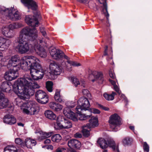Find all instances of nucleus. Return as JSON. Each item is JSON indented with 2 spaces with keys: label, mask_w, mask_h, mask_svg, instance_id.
<instances>
[{
  "label": "nucleus",
  "mask_w": 152,
  "mask_h": 152,
  "mask_svg": "<svg viewBox=\"0 0 152 152\" xmlns=\"http://www.w3.org/2000/svg\"><path fill=\"white\" fill-rule=\"evenodd\" d=\"M89 123L86 124L87 127L88 128H94L98 125L97 118L92 117L89 120Z\"/></svg>",
  "instance_id": "obj_21"
},
{
  "label": "nucleus",
  "mask_w": 152,
  "mask_h": 152,
  "mask_svg": "<svg viewBox=\"0 0 152 152\" xmlns=\"http://www.w3.org/2000/svg\"><path fill=\"white\" fill-rule=\"evenodd\" d=\"M99 106L101 108L105 110L108 111L109 110V108L108 107H106L101 105H99Z\"/></svg>",
  "instance_id": "obj_52"
},
{
  "label": "nucleus",
  "mask_w": 152,
  "mask_h": 152,
  "mask_svg": "<svg viewBox=\"0 0 152 152\" xmlns=\"http://www.w3.org/2000/svg\"><path fill=\"white\" fill-rule=\"evenodd\" d=\"M108 146L112 148L114 150L117 152H119L118 148L115 145V143L114 141L112 139H110L107 141Z\"/></svg>",
  "instance_id": "obj_28"
},
{
  "label": "nucleus",
  "mask_w": 152,
  "mask_h": 152,
  "mask_svg": "<svg viewBox=\"0 0 152 152\" xmlns=\"http://www.w3.org/2000/svg\"><path fill=\"white\" fill-rule=\"evenodd\" d=\"M39 16H36L35 17L34 16H32L31 15H28L26 16L25 21L26 23L29 26H31L32 27L30 28L32 29L33 28H34L35 26H37L38 24V17Z\"/></svg>",
  "instance_id": "obj_13"
},
{
  "label": "nucleus",
  "mask_w": 152,
  "mask_h": 152,
  "mask_svg": "<svg viewBox=\"0 0 152 152\" xmlns=\"http://www.w3.org/2000/svg\"><path fill=\"white\" fill-rule=\"evenodd\" d=\"M39 60L35 57L31 56H26L21 61L20 63L21 66L23 69H27L30 68V73L31 77L29 75H25L24 77L20 78H23L26 76H29L33 82L32 85H34V83L37 84L39 87V85L34 80H38L42 79L44 75V72L42 68L39 64Z\"/></svg>",
  "instance_id": "obj_3"
},
{
  "label": "nucleus",
  "mask_w": 152,
  "mask_h": 152,
  "mask_svg": "<svg viewBox=\"0 0 152 152\" xmlns=\"http://www.w3.org/2000/svg\"><path fill=\"white\" fill-rule=\"evenodd\" d=\"M77 1L80 2L84 3H86L88 0H77Z\"/></svg>",
  "instance_id": "obj_55"
},
{
  "label": "nucleus",
  "mask_w": 152,
  "mask_h": 152,
  "mask_svg": "<svg viewBox=\"0 0 152 152\" xmlns=\"http://www.w3.org/2000/svg\"><path fill=\"white\" fill-rule=\"evenodd\" d=\"M132 142V139L129 137H126L123 140V143L124 145L130 144Z\"/></svg>",
  "instance_id": "obj_43"
},
{
  "label": "nucleus",
  "mask_w": 152,
  "mask_h": 152,
  "mask_svg": "<svg viewBox=\"0 0 152 152\" xmlns=\"http://www.w3.org/2000/svg\"><path fill=\"white\" fill-rule=\"evenodd\" d=\"M67 117L74 121H77V114L76 115L75 113L72 111L69 113V115L67 116Z\"/></svg>",
  "instance_id": "obj_37"
},
{
  "label": "nucleus",
  "mask_w": 152,
  "mask_h": 152,
  "mask_svg": "<svg viewBox=\"0 0 152 152\" xmlns=\"http://www.w3.org/2000/svg\"><path fill=\"white\" fill-rule=\"evenodd\" d=\"M62 125V123H61L57 121L56 123H54L53 124L54 128L56 130L64 129Z\"/></svg>",
  "instance_id": "obj_40"
},
{
  "label": "nucleus",
  "mask_w": 152,
  "mask_h": 152,
  "mask_svg": "<svg viewBox=\"0 0 152 152\" xmlns=\"http://www.w3.org/2000/svg\"><path fill=\"white\" fill-rule=\"evenodd\" d=\"M90 129L88 128L86 125L83 126L82 132L84 136L88 137L89 136L90 134Z\"/></svg>",
  "instance_id": "obj_33"
},
{
  "label": "nucleus",
  "mask_w": 152,
  "mask_h": 152,
  "mask_svg": "<svg viewBox=\"0 0 152 152\" xmlns=\"http://www.w3.org/2000/svg\"><path fill=\"white\" fill-rule=\"evenodd\" d=\"M97 143L102 149L106 148L108 146L107 141L103 138H99L97 141Z\"/></svg>",
  "instance_id": "obj_27"
},
{
  "label": "nucleus",
  "mask_w": 152,
  "mask_h": 152,
  "mask_svg": "<svg viewBox=\"0 0 152 152\" xmlns=\"http://www.w3.org/2000/svg\"><path fill=\"white\" fill-rule=\"evenodd\" d=\"M46 42L44 40V39H36L34 44V47L37 54L41 57L45 58L47 56L46 53L44 49L42 46H45Z\"/></svg>",
  "instance_id": "obj_5"
},
{
  "label": "nucleus",
  "mask_w": 152,
  "mask_h": 152,
  "mask_svg": "<svg viewBox=\"0 0 152 152\" xmlns=\"http://www.w3.org/2000/svg\"><path fill=\"white\" fill-rule=\"evenodd\" d=\"M129 128L131 130L133 131L134 130V126H129Z\"/></svg>",
  "instance_id": "obj_60"
},
{
  "label": "nucleus",
  "mask_w": 152,
  "mask_h": 152,
  "mask_svg": "<svg viewBox=\"0 0 152 152\" xmlns=\"http://www.w3.org/2000/svg\"><path fill=\"white\" fill-rule=\"evenodd\" d=\"M109 80L112 84L113 85L114 90L119 95H120L121 94V92L119 90L118 86L115 84V82L114 81L110 79Z\"/></svg>",
  "instance_id": "obj_38"
},
{
  "label": "nucleus",
  "mask_w": 152,
  "mask_h": 152,
  "mask_svg": "<svg viewBox=\"0 0 152 152\" xmlns=\"http://www.w3.org/2000/svg\"><path fill=\"white\" fill-rule=\"evenodd\" d=\"M10 44L11 41L9 39L2 37H0V48L3 49L1 50L7 49Z\"/></svg>",
  "instance_id": "obj_19"
},
{
  "label": "nucleus",
  "mask_w": 152,
  "mask_h": 152,
  "mask_svg": "<svg viewBox=\"0 0 152 152\" xmlns=\"http://www.w3.org/2000/svg\"><path fill=\"white\" fill-rule=\"evenodd\" d=\"M64 129H68L72 126L71 122L68 119H66L65 121L62 122Z\"/></svg>",
  "instance_id": "obj_34"
},
{
  "label": "nucleus",
  "mask_w": 152,
  "mask_h": 152,
  "mask_svg": "<svg viewBox=\"0 0 152 152\" xmlns=\"http://www.w3.org/2000/svg\"><path fill=\"white\" fill-rule=\"evenodd\" d=\"M25 143L28 148H31L32 146L36 145V141L34 140L27 138L25 140Z\"/></svg>",
  "instance_id": "obj_24"
},
{
  "label": "nucleus",
  "mask_w": 152,
  "mask_h": 152,
  "mask_svg": "<svg viewBox=\"0 0 152 152\" xmlns=\"http://www.w3.org/2000/svg\"><path fill=\"white\" fill-rule=\"evenodd\" d=\"M108 46H106L105 47L104 51H107L108 49Z\"/></svg>",
  "instance_id": "obj_62"
},
{
  "label": "nucleus",
  "mask_w": 152,
  "mask_h": 152,
  "mask_svg": "<svg viewBox=\"0 0 152 152\" xmlns=\"http://www.w3.org/2000/svg\"><path fill=\"white\" fill-rule=\"evenodd\" d=\"M48 149H50L51 150H53V147L52 145H49L48 147Z\"/></svg>",
  "instance_id": "obj_58"
},
{
  "label": "nucleus",
  "mask_w": 152,
  "mask_h": 152,
  "mask_svg": "<svg viewBox=\"0 0 152 152\" xmlns=\"http://www.w3.org/2000/svg\"><path fill=\"white\" fill-rule=\"evenodd\" d=\"M82 93L84 95L87 96L88 98H90L91 97V95L89 93V91L87 89H83Z\"/></svg>",
  "instance_id": "obj_45"
},
{
  "label": "nucleus",
  "mask_w": 152,
  "mask_h": 152,
  "mask_svg": "<svg viewBox=\"0 0 152 152\" xmlns=\"http://www.w3.org/2000/svg\"><path fill=\"white\" fill-rule=\"evenodd\" d=\"M40 31L42 34L43 36L45 37L46 34V31L44 27H41L39 28Z\"/></svg>",
  "instance_id": "obj_48"
},
{
  "label": "nucleus",
  "mask_w": 152,
  "mask_h": 152,
  "mask_svg": "<svg viewBox=\"0 0 152 152\" xmlns=\"http://www.w3.org/2000/svg\"><path fill=\"white\" fill-rule=\"evenodd\" d=\"M18 125L19 126H22V127L23 126H24V124H23V123H18Z\"/></svg>",
  "instance_id": "obj_59"
},
{
  "label": "nucleus",
  "mask_w": 152,
  "mask_h": 152,
  "mask_svg": "<svg viewBox=\"0 0 152 152\" xmlns=\"http://www.w3.org/2000/svg\"><path fill=\"white\" fill-rule=\"evenodd\" d=\"M4 98H6L4 97V94L3 93L0 92V100L3 99Z\"/></svg>",
  "instance_id": "obj_53"
},
{
  "label": "nucleus",
  "mask_w": 152,
  "mask_h": 152,
  "mask_svg": "<svg viewBox=\"0 0 152 152\" xmlns=\"http://www.w3.org/2000/svg\"><path fill=\"white\" fill-rule=\"evenodd\" d=\"M78 114H77V120L79 119L80 120H85L89 118L91 116V115H86L85 114H80V113L77 111Z\"/></svg>",
  "instance_id": "obj_30"
},
{
  "label": "nucleus",
  "mask_w": 152,
  "mask_h": 152,
  "mask_svg": "<svg viewBox=\"0 0 152 152\" xmlns=\"http://www.w3.org/2000/svg\"><path fill=\"white\" fill-rule=\"evenodd\" d=\"M0 11L2 15L12 20H18L20 18L19 12L13 7L6 8L2 7L1 8Z\"/></svg>",
  "instance_id": "obj_4"
},
{
  "label": "nucleus",
  "mask_w": 152,
  "mask_h": 152,
  "mask_svg": "<svg viewBox=\"0 0 152 152\" xmlns=\"http://www.w3.org/2000/svg\"><path fill=\"white\" fill-rule=\"evenodd\" d=\"M109 74L110 77L112 78L113 79L115 78V75L113 73L111 70H110L109 72Z\"/></svg>",
  "instance_id": "obj_50"
},
{
  "label": "nucleus",
  "mask_w": 152,
  "mask_h": 152,
  "mask_svg": "<svg viewBox=\"0 0 152 152\" xmlns=\"http://www.w3.org/2000/svg\"><path fill=\"white\" fill-rule=\"evenodd\" d=\"M66 148H58L56 151V152H66Z\"/></svg>",
  "instance_id": "obj_49"
},
{
  "label": "nucleus",
  "mask_w": 152,
  "mask_h": 152,
  "mask_svg": "<svg viewBox=\"0 0 152 152\" xmlns=\"http://www.w3.org/2000/svg\"><path fill=\"white\" fill-rule=\"evenodd\" d=\"M21 2L28 9H31L33 10H36L37 6L36 3L32 0H21Z\"/></svg>",
  "instance_id": "obj_16"
},
{
  "label": "nucleus",
  "mask_w": 152,
  "mask_h": 152,
  "mask_svg": "<svg viewBox=\"0 0 152 152\" xmlns=\"http://www.w3.org/2000/svg\"><path fill=\"white\" fill-rule=\"evenodd\" d=\"M8 104V100L7 98H4L0 101V109L5 108Z\"/></svg>",
  "instance_id": "obj_31"
},
{
  "label": "nucleus",
  "mask_w": 152,
  "mask_h": 152,
  "mask_svg": "<svg viewBox=\"0 0 152 152\" xmlns=\"http://www.w3.org/2000/svg\"><path fill=\"white\" fill-rule=\"evenodd\" d=\"M70 80L72 83L75 86L77 87L78 85L80 84V83L78 79L74 77H70Z\"/></svg>",
  "instance_id": "obj_41"
},
{
  "label": "nucleus",
  "mask_w": 152,
  "mask_h": 152,
  "mask_svg": "<svg viewBox=\"0 0 152 152\" xmlns=\"http://www.w3.org/2000/svg\"><path fill=\"white\" fill-rule=\"evenodd\" d=\"M29 76H26L23 78L18 79L16 83L13 86V90L18 96L15 99V104L21 108L24 107V104L27 103H23L22 99L25 100L28 99L29 96H32L34 93L35 88H38L39 86L34 83Z\"/></svg>",
  "instance_id": "obj_1"
},
{
  "label": "nucleus",
  "mask_w": 152,
  "mask_h": 152,
  "mask_svg": "<svg viewBox=\"0 0 152 152\" xmlns=\"http://www.w3.org/2000/svg\"><path fill=\"white\" fill-rule=\"evenodd\" d=\"M62 67L57 63L53 61L49 65V69L51 74L53 75H58L62 71Z\"/></svg>",
  "instance_id": "obj_14"
},
{
  "label": "nucleus",
  "mask_w": 152,
  "mask_h": 152,
  "mask_svg": "<svg viewBox=\"0 0 152 152\" xmlns=\"http://www.w3.org/2000/svg\"><path fill=\"white\" fill-rule=\"evenodd\" d=\"M15 142L16 144L20 145L21 147L24 146V143L23 141L19 138L15 139Z\"/></svg>",
  "instance_id": "obj_44"
},
{
  "label": "nucleus",
  "mask_w": 152,
  "mask_h": 152,
  "mask_svg": "<svg viewBox=\"0 0 152 152\" xmlns=\"http://www.w3.org/2000/svg\"><path fill=\"white\" fill-rule=\"evenodd\" d=\"M50 53L52 58L57 60L62 59L64 55V53L62 50L55 48H51Z\"/></svg>",
  "instance_id": "obj_15"
},
{
  "label": "nucleus",
  "mask_w": 152,
  "mask_h": 152,
  "mask_svg": "<svg viewBox=\"0 0 152 152\" xmlns=\"http://www.w3.org/2000/svg\"><path fill=\"white\" fill-rule=\"evenodd\" d=\"M66 119L64 116L60 115L57 118V121L62 123L64 122Z\"/></svg>",
  "instance_id": "obj_46"
},
{
  "label": "nucleus",
  "mask_w": 152,
  "mask_h": 152,
  "mask_svg": "<svg viewBox=\"0 0 152 152\" xmlns=\"http://www.w3.org/2000/svg\"><path fill=\"white\" fill-rule=\"evenodd\" d=\"M21 26L20 24L16 23L4 26L2 28V33L6 37L12 38L14 35L13 30L21 27Z\"/></svg>",
  "instance_id": "obj_6"
},
{
  "label": "nucleus",
  "mask_w": 152,
  "mask_h": 152,
  "mask_svg": "<svg viewBox=\"0 0 152 152\" xmlns=\"http://www.w3.org/2000/svg\"><path fill=\"white\" fill-rule=\"evenodd\" d=\"M3 56L2 53L0 51V58H1V57Z\"/></svg>",
  "instance_id": "obj_63"
},
{
  "label": "nucleus",
  "mask_w": 152,
  "mask_h": 152,
  "mask_svg": "<svg viewBox=\"0 0 152 152\" xmlns=\"http://www.w3.org/2000/svg\"><path fill=\"white\" fill-rule=\"evenodd\" d=\"M53 84V83L51 81H48L46 82V88L48 91L51 92L52 91Z\"/></svg>",
  "instance_id": "obj_42"
},
{
  "label": "nucleus",
  "mask_w": 152,
  "mask_h": 152,
  "mask_svg": "<svg viewBox=\"0 0 152 152\" xmlns=\"http://www.w3.org/2000/svg\"><path fill=\"white\" fill-rule=\"evenodd\" d=\"M88 78L90 80L93 82L96 81L100 83H102L103 81L102 73L97 71H89Z\"/></svg>",
  "instance_id": "obj_10"
},
{
  "label": "nucleus",
  "mask_w": 152,
  "mask_h": 152,
  "mask_svg": "<svg viewBox=\"0 0 152 152\" xmlns=\"http://www.w3.org/2000/svg\"><path fill=\"white\" fill-rule=\"evenodd\" d=\"M66 105L67 107L64 109L63 113L64 115L67 117L69 115V113L72 111L70 108L73 107H74V105H71V104L69 102H67L66 103Z\"/></svg>",
  "instance_id": "obj_26"
},
{
  "label": "nucleus",
  "mask_w": 152,
  "mask_h": 152,
  "mask_svg": "<svg viewBox=\"0 0 152 152\" xmlns=\"http://www.w3.org/2000/svg\"><path fill=\"white\" fill-rule=\"evenodd\" d=\"M24 57L20 60L19 56L17 55H15L12 56L8 61L7 65V67H15L20 69V67H21L22 69L21 66L20 62L21 60Z\"/></svg>",
  "instance_id": "obj_11"
},
{
  "label": "nucleus",
  "mask_w": 152,
  "mask_h": 152,
  "mask_svg": "<svg viewBox=\"0 0 152 152\" xmlns=\"http://www.w3.org/2000/svg\"><path fill=\"white\" fill-rule=\"evenodd\" d=\"M50 140L49 139H46L44 142L45 144H48L50 142Z\"/></svg>",
  "instance_id": "obj_56"
},
{
  "label": "nucleus",
  "mask_w": 152,
  "mask_h": 152,
  "mask_svg": "<svg viewBox=\"0 0 152 152\" xmlns=\"http://www.w3.org/2000/svg\"><path fill=\"white\" fill-rule=\"evenodd\" d=\"M104 56H106L107 55V51H104Z\"/></svg>",
  "instance_id": "obj_61"
},
{
  "label": "nucleus",
  "mask_w": 152,
  "mask_h": 152,
  "mask_svg": "<svg viewBox=\"0 0 152 152\" xmlns=\"http://www.w3.org/2000/svg\"><path fill=\"white\" fill-rule=\"evenodd\" d=\"M44 114L45 117L49 119L53 120L56 118V115L51 110H47L45 111Z\"/></svg>",
  "instance_id": "obj_25"
},
{
  "label": "nucleus",
  "mask_w": 152,
  "mask_h": 152,
  "mask_svg": "<svg viewBox=\"0 0 152 152\" xmlns=\"http://www.w3.org/2000/svg\"><path fill=\"white\" fill-rule=\"evenodd\" d=\"M75 136L77 137H82V135L81 134L79 133H77L75 134Z\"/></svg>",
  "instance_id": "obj_57"
},
{
  "label": "nucleus",
  "mask_w": 152,
  "mask_h": 152,
  "mask_svg": "<svg viewBox=\"0 0 152 152\" xmlns=\"http://www.w3.org/2000/svg\"><path fill=\"white\" fill-rule=\"evenodd\" d=\"M91 112L94 114H99L100 113L99 110L95 108H93L91 110Z\"/></svg>",
  "instance_id": "obj_51"
},
{
  "label": "nucleus",
  "mask_w": 152,
  "mask_h": 152,
  "mask_svg": "<svg viewBox=\"0 0 152 152\" xmlns=\"http://www.w3.org/2000/svg\"><path fill=\"white\" fill-rule=\"evenodd\" d=\"M61 137L60 134H56L52 136L51 139L53 142H58L61 139Z\"/></svg>",
  "instance_id": "obj_36"
},
{
  "label": "nucleus",
  "mask_w": 152,
  "mask_h": 152,
  "mask_svg": "<svg viewBox=\"0 0 152 152\" xmlns=\"http://www.w3.org/2000/svg\"><path fill=\"white\" fill-rule=\"evenodd\" d=\"M68 145L70 148H75L78 149L81 146V143L78 140L75 139H72L69 140Z\"/></svg>",
  "instance_id": "obj_20"
},
{
  "label": "nucleus",
  "mask_w": 152,
  "mask_h": 152,
  "mask_svg": "<svg viewBox=\"0 0 152 152\" xmlns=\"http://www.w3.org/2000/svg\"><path fill=\"white\" fill-rule=\"evenodd\" d=\"M40 134H41V137L42 139H45L48 138L50 137L52 134V132H40Z\"/></svg>",
  "instance_id": "obj_35"
},
{
  "label": "nucleus",
  "mask_w": 152,
  "mask_h": 152,
  "mask_svg": "<svg viewBox=\"0 0 152 152\" xmlns=\"http://www.w3.org/2000/svg\"><path fill=\"white\" fill-rule=\"evenodd\" d=\"M109 122L110 128L114 131H117L119 126L121 124V118L116 113L110 116Z\"/></svg>",
  "instance_id": "obj_7"
},
{
  "label": "nucleus",
  "mask_w": 152,
  "mask_h": 152,
  "mask_svg": "<svg viewBox=\"0 0 152 152\" xmlns=\"http://www.w3.org/2000/svg\"><path fill=\"white\" fill-rule=\"evenodd\" d=\"M37 30L34 28L31 29L28 27L23 28L20 32L19 37L15 42V50L19 53L24 54L28 52H34V48L35 40L37 37Z\"/></svg>",
  "instance_id": "obj_2"
},
{
  "label": "nucleus",
  "mask_w": 152,
  "mask_h": 152,
  "mask_svg": "<svg viewBox=\"0 0 152 152\" xmlns=\"http://www.w3.org/2000/svg\"><path fill=\"white\" fill-rule=\"evenodd\" d=\"M143 148L144 151L147 152H148L149 151V146L147 143L146 142L144 143L143 145Z\"/></svg>",
  "instance_id": "obj_47"
},
{
  "label": "nucleus",
  "mask_w": 152,
  "mask_h": 152,
  "mask_svg": "<svg viewBox=\"0 0 152 152\" xmlns=\"http://www.w3.org/2000/svg\"><path fill=\"white\" fill-rule=\"evenodd\" d=\"M63 58L67 60V62L69 64H70V66H78L81 65L79 63L74 61H71L69 60V58L64 54V56H63Z\"/></svg>",
  "instance_id": "obj_29"
},
{
  "label": "nucleus",
  "mask_w": 152,
  "mask_h": 152,
  "mask_svg": "<svg viewBox=\"0 0 152 152\" xmlns=\"http://www.w3.org/2000/svg\"><path fill=\"white\" fill-rule=\"evenodd\" d=\"M49 107L50 108L56 111H59L63 108V106L60 104L53 102L50 103Z\"/></svg>",
  "instance_id": "obj_22"
},
{
  "label": "nucleus",
  "mask_w": 152,
  "mask_h": 152,
  "mask_svg": "<svg viewBox=\"0 0 152 152\" xmlns=\"http://www.w3.org/2000/svg\"><path fill=\"white\" fill-rule=\"evenodd\" d=\"M4 122L7 124L12 125L16 123V120L15 118L10 114L6 115L3 118Z\"/></svg>",
  "instance_id": "obj_18"
},
{
  "label": "nucleus",
  "mask_w": 152,
  "mask_h": 152,
  "mask_svg": "<svg viewBox=\"0 0 152 152\" xmlns=\"http://www.w3.org/2000/svg\"><path fill=\"white\" fill-rule=\"evenodd\" d=\"M11 88L7 82H4L0 84V91L9 92L11 91Z\"/></svg>",
  "instance_id": "obj_23"
},
{
  "label": "nucleus",
  "mask_w": 152,
  "mask_h": 152,
  "mask_svg": "<svg viewBox=\"0 0 152 152\" xmlns=\"http://www.w3.org/2000/svg\"><path fill=\"white\" fill-rule=\"evenodd\" d=\"M35 97L37 102L42 104H45L48 101V96L44 91L39 90L35 93Z\"/></svg>",
  "instance_id": "obj_12"
},
{
  "label": "nucleus",
  "mask_w": 152,
  "mask_h": 152,
  "mask_svg": "<svg viewBox=\"0 0 152 152\" xmlns=\"http://www.w3.org/2000/svg\"><path fill=\"white\" fill-rule=\"evenodd\" d=\"M24 107L22 108L23 113L28 114L34 115L36 112L37 110L34 107L30 106L29 103L24 104Z\"/></svg>",
  "instance_id": "obj_17"
},
{
  "label": "nucleus",
  "mask_w": 152,
  "mask_h": 152,
  "mask_svg": "<svg viewBox=\"0 0 152 152\" xmlns=\"http://www.w3.org/2000/svg\"><path fill=\"white\" fill-rule=\"evenodd\" d=\"M77 103L78 105L76 108V110L79 113L83 110H88L90 106L89 101L84 97H80Z\"/></svg>",
  "instance_id": "obj_9"
},
{
  "label": "nucleus",
  "mask_w": 152,
  "mask_h": 152,
  "mask_svg": "<svg viewBox=\"0 0 152 152\" xmlns=\"http://www.w3.org/2000/svg\"><path fill=\"white\" fill-rule=\"evenodd\" d=\"M115 95L116 93L113 91L111 94L105 93L104 94L103 96L107 100H112L114 99V96Z\"/></svg>",
  "instance_id": "obj_32"
},
{
  "label": "nucleus",
  "mask_w": 152,
  "mask_h": 152,
  "mask_svg": "<svg viewBox=\"0 0 152 152\" xmlns=\"http://www.w3.org/2000/svg\"><path fill=\"white\" fill-rule=\"evenodd\" d=\"M121 96L122 97H123L124 98V101L126 103H127L128 102V100L127 99L126 97H125V96H124V94H121Z\"/></svg>",
  "instance_id": "obj_54"
},
{
  "label": "nucleus",
  "mask_w": 152,
  "mask_h": 152,
  "mask_svg": "<svg viewBox=\"0 0 152 152\" xmlns=\"http://www.w3.org/2000/svg\"><path fill=\"white\" fill-rule=\"evenodd\" d=\"M9 70L7 71L4 75V78L7 80L11 81L16 79L18 76V71L19 68L10 67H7Z\"/></svg>",
  "instance_id": "obj_8"
},
{
  "label": "nucleus",
  "mask_w": 152,
  "mask_h": 152,
  "mask_svg": "<svg viewBox=\"0 0 152 152\" xmlns=\"http://www.w3.org/2000/svg\"><path fill=\"white\" fill-rule=\"evenodd\" d=\"M54 98L55 100L58 102H61L62 99L60 95V91L58 90L56 91Z\"/></svg>",
  "instance_id": "obj_39"
},
{
  "label": "nucleus",
  "mask_w": 152,
  "mask_h": 152,
  "mask_svg": "<svg viewBox=\"0 0 152 152\" xmlns=\"http://www.w3.org/2000/svg\"><path fill=\"white\" fill-rule=\"evenodd\" d=\"M68 152H76V151L73 150H71L69 151Z\"/></svg>",
  "instance_id": "obj_64"
}]
</instances>
